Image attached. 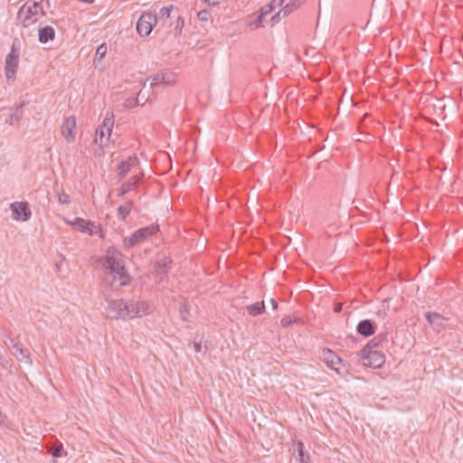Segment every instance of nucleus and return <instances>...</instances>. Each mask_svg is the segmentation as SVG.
<instances>
[{
	"label": "nucleus",
	"mask_w": 463,
	"mask_h": 463,
	"mask_svg": "<svg viewBox=\"0 0 463 463\" xmlns=\"http://www.w3.org/2000/svg\"><path fill=\"white\" fill-rule=\"evenodd\" d=\"M163 81H164V74L156 73L152 78L151 86H156V85L161 84V83H163Z\"/></svg>",
	"instance_id": "33"
},
{
	"label": "nucleus",
	"mask_w": 463,
	"mask_h": 463,
	"mask_svg": "<svg viewBox=\"0 0 463 463\" xmlns=\"http://www.w3.org/2000/svg\"><path fill=\"white\" fill-rule=\"evenodd\" d=\"M24 105V103L15 107V108H11L6 115V118H5V123L10 125V126H14V125H16L20 122V120L22 119L23 118V115H24V110H23V106Z\"/></svg>",
	"instance_id": "14"
},
{
	"label": "nucleus",
	"mask_w": 463,
	"mask_h": 463,
	"mask_svg": "<svg viewBox=\"0 0 463 463\" xmlns=\"http://www.w3.org/2000/svg\"><path fill=\"white\" fill-rule=\"evenodd\" d=\"M158 231L156 225H149L141 228L133 232L129 237L124 239V245L128 248L136 246L137 244L146 241L150 236L154 235Z\"/></svg>",
	"instance_id": "5"
},
{
	"label": "nucleus",
	"mask_w": 463,
	"mask_h": 463,
	"mask_svg": "<svg viewBox=\"0 0 463 463\" xmlns=\"http://www.w3.org/2000/svg\"><path fill=\"white\" fill-rule=\"evenodd\" d=\"M340 310H341V307H338V306H337V307H335V312H340Z\"/></svg>",
	"instance_id": "41"
},
{
	"label": "nucleus",
	"mask_w": 463,
	"mask_h": 463,
	"mask_svg": "<svg viewBox=\"0 0 463 463\" xmlns=\"http://www.w3.org/2000/svg\"><path fill=\"white\" fill-rule=\"evenodd\" d=\"M138 163V159L137 156H128V159L123 160L118 167V175L121 177L125 176L133 167H135Z\"/></svg>",
	"instance_id": "18"
},
{
	"label": "nucleus",
	"mask_w": 463,
	"mask_h": 463,
	"mask_svg": "<svg viewBox=\"0 0 463 463\" xmlns=\"http://www.w3.org/2000/svg\"><path fill=\"white\" fill-rule=\"evenodd\" d=\"M58 201L61 204H68L70 203V196L67 194H59Z\"/></svg>",
	"instance_id": "35"
},
{
	"label": "nucleus",
	"mask_w": 463,
	"mask_h": 463,
	"mask_svg": "<svg viewBox=\"0 0 463 463\" xmlns=\"http://www.w3.org/2000/svg\"><path fill=\"white\" fill-rule=\"evenodd\" d=\"M71 227L80 232L93 235L98 233L99 228L94 222L77 217L72 221Z\"/></svg>",
	"instance_id": "10"
},
{
	"label": "nucleus",
	"mask_w": 463,
	"mask_h": 463,
	"mask_svg": "<svg viewBox=\"0 0 463 463\" xmlns=\"http://www.w3.org/2000/svg\"><path fill=\"white\" fill-rule=\"evenodd\" d=\"M385 336L383 335L375 336L374 338L370 340L367 343V345L361 351H364V352L378 351L377 348H378L382 339Z\"/></svg>",
	"instance_id": "26"
},
{
	"label": "nucleus",
	"mask_w": 463,
	"mask_h": 463,
	"mask_svg": "<svg viewBox=\"0 0 463 463\" xmlns=\"http://www.w3.org/2000/svg\"><path fill=\"white\" fill-rule=\"evenodd\" d=\"M194 349L195 353H200L202 351V341L197 340V338L194 339Z\"/></svg>",
	"instance_id": "37"
},
{
	"label": "nucleus",
	"mask_w": 463,
	"mask_h": 463,
	"mask_svg": "<svg viewBox=\"0 0 463 463\" xmlns=\"http://www.w3.org/2000/svg\"><path fill=\"white\" fill-rule=\"evenodd\" d=\"M299 0H293L292 2L287 4L282 9H280L275 15L271 17L272 24L278 23L280 19V14L283 16H287L291 14L295 9H297L300 5Z\"/></svg>",
	"instance_id": "17"
},
{
	"label": "nucleus",
	"mask_w": 463,
	"mask_h": 463,
	"mask_svg": "<svg viewBox=\"0 0 463 463\" xmlns=\"http://www.w3.org/2000/svg\"><path fill=\"white\" fill-rule=\"evenodd\" d=\"M114 126L113 114H107L102 124L96 130V137L94 142L99 146H103L109 140Z\"/></svg>",
	"instance_id": "4"
},
{
	"label": "nucleus",
	"mask_w": 463,
	"mask_h": 463,
	"mask_svg": "<svg viewBox=\"0 0 463 463\" xmlns=\"http://www.w3.org/2000/svg\"><path fill=\"white\" fill-rule=\"evenodd\" d=\"M138 180H139L138 176L134 175L128 182L124 183L120 188L119 195H124L128 192H129L131 189L137 187V184H138Z\"/></svg>",
	"instance_id": "24"
},
{
	"label": "nucleus",
	"mask_w": 463,
	"mask_h": 463,
	"mask_svg": "<svg viewBox=\"0 0 463 463\" xmlns=\"http://www.w3.org/2000/svg\"><path fill=\"white\" fill-rule=\"evenodd\" d=\"M65 222H66L67 224H69V225H71V226L72 221L65 220Z\"/></svg>",
	"instance_id": "42"
},
{
	"label": "nucleus",
	"mask_w": 463,
	"mask_h": 463,
	"mask_svg": "<svg viewBox=\"0 0 463 463\" xmlns=\"http://www.w3.org/2000/svg\"><path fill=\"white\" fill-rule=\"evenodd\" d=\"M172 263V260L168 258H164L163 260L156 262V271L159 275H164L167 272L168 269L170 268V265Z\"/></svg>",
	"instance_id": "25"
},
{
	"label": "nucleus",
	"mask_w": 463,
	"mask_h": 463,
	"mask_svg": "<svg viewBox=\"0 0 463 463\" xmlns=\"http://www.w3.org/2000/svg\"><path fill=\"white\" fill-rule=\"evenodd\" d=\"M292 323H293V319L290 317H288V316L284 317L281 319V326H284V327H287V326H290Z\"/></svg>",
	"instance_id": "38"
},
{
	"label": "nucleus",
	"mask_w": 463,
	"mask_h": 463,
	"mask_svg": "<svg viewBox=\"0 0 463 463\" xmlns=\"http://www.w3.org/2000/svg\"><path fill=\"white\" fill-rule=\"evenodd\" d=\"M173 11V5L164 6L160 9L159 14L161 18H168Z\"/></svg>",
	"instance_id": "30"
},
{
	"label": "nucleus",
	"mask_w": 463,
	"mask_h": 463,
	"mask_svg": "<svg viewBox=\"0 0 463 463\" xmlns=\"http://www.w3.org/2000/svg\"><path fill=\"white\" fill-rule=\"evenodd\" d=\"M147 307L144 302L132 299L129 302L124 301V318H134L146 314Z\"/></svg>",
	"instance_id": "7"
},
{
	"label": "nucleus",
	"mask_w": 463,
	"mask_h": 463,
	"mask_svg": "<svg viewBox=\"0 0 463 463\" xmlns=\"http://www.w3.org/2000/svg\"><path fill=\"white\" fill-rule=\"evenodd\" d=\"M121 253L114 247L107 250L103 267L107 270V280H109L115 288L128 284L129 276L127 273L123 261L120 260Z\"/></svg>",
	"instance_id": "1"
},
{
	"label": "nucleus",
	"mask_w": 463,
	"mask_h": 463,
	"mask_svg": "<svg viewBox=\"0 0 463 463\" xmlns=\"http://www.w3.org/2000/svg\"><path fill=\"white\" fill-rule=\"evenodd\" d=\"M20 51L21 41L18 38H14L12 43L11 51L5 57V70L8 80L13 79L15 75L19 65Z\"/></svg>",
	"instance_id": "3"
},
{
	"label": "nucleus",
	"mask_w": 463,
	"mask_h": 463,
	"mask_svg": "<svg viewBox=\"0 0 463 463\" xmlns=\"http://www.w3.org/2000/svg\"><path fill=\"white\" fill-rule=\"evenodd\" d=\"M179 311H180V316H181L182 319L184 321H187L188 316H189L188 305L186 303H183L182 306L180 307Z\"/></svg>",
	"instance_id": "31"
},
{
	"label": "nucleus",
	"mask_w": 463,
	"mask_h": 463,
	"mask_svg": "<svg viewBox=\"0 0 463 463\" xmlns=\"http://www.w3.org/2000/svg\"><path fill=\"white\" fill-rule=\"evenodd\" d=\"M298 457L300 463H308L309 455L304 451V444L299 442L298 444Z\"/></svg>",
	"instance_id": "27"
},
{
	"label": "nucleus",
	"mask_w": 463,
	"mask_h": 463,
	"mask_svg": "<svg viewBox=\"0 0 463 463\" xmlns=\"http://www.w3.org/2000/svg\"><path fill=\"white\" fill-rule=\"evenodd\" d=\"M426 319L428 323L435 329L439 330L440 328H443L445 326V323L447 319L440 314L437 312H427Z\"/></svg>",
	"instance_id": "16"
},
{
	"label": "nucleus",
	"mask_w": 463,
	"mask_h": 463,
	"mask_svg": "<svg viewBox=\"0 0 463 463\" xmlns=\"http://www.w3.org/2000/svg\"><path fill=\"white\" fill-rule=\"evenodd\" d=\"M322 358L331 369L338 372L336 365L339 364L342 360L335 352L328 348H325L322 350Z\"/></svg>",
	"instance_id": "13"
},
{
	"label": "nucleus",
	"mask_w": 463,
	"mask_h": 463,
	"mask_svg": "<svg viewBox=\"0 0 463 463\" xmlns=\"http://www.w3.org/2000/svg\"><path fill=\"white\" fill-rule=\"evenodd\" d=\"M197 16L200 21H208L210 13L205 9L201 10L200 12H198Z\"/></svg>",
	"instance_id": "34"
},
{
	"label": "nucleus",
	"mask_w": 463,
	"mask_h": 463,
	"mask_svg": "<svg viewBox=\"0 0 463 463\" xmlns=\"http://www.w3.org/2000/svg\"><path fill=\"white\" fill-rule=\"evenodd\" d=\"M133 207L132 201H127L118 208V218L121 221H125L126 217L129 214Z\"/></svg>",
	"instance_id": "22"
},
{
	"label": "nucleus",
	"mask_w": 463,
	"mask_h": 463,
	"mask_svg": "<svg viewBox=\"0 0 463 463\" xmlns=\"http://www.w3.org/2000/svg\"><path fill=\"white\" fill-rule=\"evenodd\" d=\"M76 119L74 117H67L61 125V135L68 141L71 142L75 138Z\"/></svg>",
	"instance_id": "12"
},
{
	"label": "nucleus",
	"mask_w": 463,
	"mask_h": 463,
	"mask_svg": "<svg viewBox=\"0 0 463 463\" xmlns=\"http://www.w3.org/2000/svg\"><path fill=\"white\" fill-rule=\"evenodd\" d=\"M184 25V18L181 17L180 15H178L176 17L175 25L174 28V34L175 37L181 34Z\"/></svg>",
	"instance_id": "28"
},
{
	"label": "nucleus",
	"mask_w": 463,
	"mask_h": 463,
	"mask_svg": "<svg viewBox=\"0 0 463 463\" xmlns=\"http://www.w3.org/2000/svg\"><path fill=\"white\" fill-rule=\"evenodd\" d=\"M375 323L370 319H364L360 321L356 326V331L363 336H370L375 333Z\"/></svg>",
	"instance_id": "15"
},
{
	"label": "nucleus",
	"mask_w": 463,
	"mask_h": 463,
	"mask_svg": "<svg viewBox=\"0 0 463 463\" xmlns=\"http://www.w3.org/2000/svg\"><path fill=\"white\" fill-rule=\"evenodd\" d=\"M157 23V17L152 13H144L137 23V31L141 36H147Z\"/></svg>",
	"instance_id": "6"
},
{
	"label": "nucleus",
	"mask_w": 463,
	"mask_h": 463,
	"mask_svg": "<svg viewBox=\"0 0 463 463\" xmlns=\"http://www.w3.org/2000/svg\"><path fill=\"white\" fill-rule=\"evenodd\" d=\"M246 310L252 317L259 316V315L262 314L265 310L264 301L248 305V306H246Z\"/></svg>",
	"instance_id": "23"
},
{
	"label": "nucleus",
	"mask_w": 463,
	"mask_h": 463,
	"mask_svg": "<svg viewBox=\"0 0 463 463\" xmlns=\"http://www.w3.org/2000/svg\"><path fill=\"white\" fill-rule=\"evenodd\" d=\"M12 352L14 355L16 357V359L19 360L20 362L29 360L28 351L26 349H24L19 344H15L13 345Z\"/></svg>",
	"instance_id": "21"
},
{
	"label": "nucleus",
	"mask_w": 463,
	"mask_h": 463,
	"mask_svg": "<svg viewBox=\"0 0 463 463\" xmlns=\"http://www.w3.org/2000/svg\"><path fill=\"white\" fill-rule=\"evenodd\" d=\"M209 5H215L218 4L219 0H204Z\"/></svg>",
	"instance_id": "39"
},
{
	"label": "nucleus",
	"mask_w": 463,
	"mask_h": 463,
	"mask_svg": "<svg viewBox=\"0 0 463 463\" xmlns=\"http://www.w3.org/2000/svg\"><path fill=\"white\" fill-rule=\"evenodd\" d=\"M107 53V46L105 43L100 44L96 50V58L101 60Z\"/></svg>",
	"instance_id": "32"
},
{
	"label": "nucleus",
	"mask_w": 463,
	"mask_h": 463,
	"mask_svg": "<svg viewBox=\"0 0 463 463\" xmlns=\"http://www.w3.org/2000/svg\"><path fill=\"white\" fill-rule=\"evenodd\" d=\"M285 0H279L278 3H276L275 0L271 1L269 4L264 5L261 10H260V14L259 16V20L260 22H261L262 18L266 15H268L269 14H270L271 12H273L275 10V8L277 6H281L283 5Z\"/></svg>",
	"instance_id": "20"
},
{
	"label": "nucleus",
	"mask_w": 463,
	"mask_h": 463,
	"mask_svg": "<svg viewBox=\"0 0 463 463\" xmlns=\"http://www.w3.org/2000/svg\"><path fill=\"white\" fill-rule=\"evenodd\" d=\"M360 357L366 366L378 368L385 362L384 354L380 351H361Z\"/></svg>",
	"instance_id": "8"
},
{
	"label": "nucleus",
	"mask_w": 463,
	"mask_h": 463,
	"mask_svg": "<svg viewBox=\"0 0 463 463\" xmlns=\"http://www.w3.org/2000/svg\"><path fill=\"white\" fill-rule=\"evenodd\" d=\"M55 36V31L53 27L46 25L39 30V42L46 43L50 40H53Z\"/></svg>",
	"instance_id": "19"
},
{
	"label": "nucleus",
	"mask_w": 463,
	"mask_h": 463,
	"mask_svg": "<svg viewBox=\"0 0 463 463\" xmlns=\"http://www.w3.org/2000/svg\"><path fill=\"white\" fill-rule=\"evenodd\" d=\"M270 304H271L273 309L278 308V302L274 298L270 299Z\"/></svg>",
	"instance_id": "40"
},
{
	"label": "nucleus",
	"mask_w": 463,
	"mask_h": 463,
	"mask_svg": "<svg viewBox=\"0 0 463 463\" xmlns=\"http://www.w3.org/2000/svg\"><path fill=\"white\" fill-rule=\"evenodd\" d=\"M107 314L111 319L124 318V300L108 301Z\"/></svg>",
	"instance_id": "11"
},
{
	"label": "nucleus",
	"mask_w": 463,
	"mask_h": 463,
	"mask_svg": "<svg viewBox=\"0 0 463 463\" xmlns=\"http://www.w3.org/2000/svg\"><path fill=\"white\" fill-rule=\"evenodd\" d=\"M10 208L13 218L16 221L26 222L31 218L32 212L27 202H14Z\"/></svg>",
	"instance_id": "9"
},
{
	"label": "nucleus",
	"mask_w": 463,
	"mask_h": 463,
	"mask_svg": "<svg viewBox=\"0 0 463 463\" xmlns=\"http://www.w3.org/2000/svg\"><path fill=\"white\" fill-rule=\"evenodd\" d=\"M63 452L64 449L62 444H59L52 449L51 454L53 458H61L63 455Z\"/></svg>",
	"instance_id": "29"
},
{
	"label": "nucleus",
	"mask_w": 463,
	"mask_h": 463,
	"mask_svg": "<svg viewBox=\"0 0 463 463\" xmlns=\"http://www.w3.org/2000/svg\"><path fill=\"white\" fill-rule=\"evenodd\" d=\"M164 74V81L163 84H170L175 80V75L171 73H163Z\"/></svg>",
	"instance_id": "36"
},
{
	"label": "nucleus",
	"mask_w": 463,
	"mask_h": 463,
	"mask_svg": "<svg viewBox=\"0 0 463 463\" xmlns=\"http://www.w3.org/2000/svg\"><path fill=\"white\" fill-rule=\"evenodd\" d=\"M43 0L27 1L18 11L17 19L24 27H29L38 21L39 16L45 15Z\"/></svg>",
	"instance_id": "2"
}]
</instances>
